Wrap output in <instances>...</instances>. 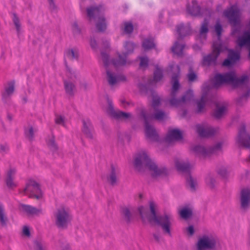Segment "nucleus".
Instances as JSON below:
<instances>
[{"label": "nucleus", "mask_w": 250, "mask_h": 250, "mask_svg": "<svg viewBox=\"0 0 250 250\" xmlns=\"http://www.w3.org/2000/svg\"><path fill=\"white\" fill-rule=\"evenodd\" d=\"M134 48L135 45L133 42H125L123 52L124 58L119 54L116 60H110L108 54L103 51L101 52V57L106 71V79L110 85H113L125 80V77L124 75L117 74L115 71L121 67L130 63L126 58L127 55L133 52Z\"/></svg>", "instance_id": "f257e3e1"}, {"label": "nucleus", "mask_w": 250, "mask_h": 250, "mask_svg": "<svg viewBox=\"0 0 250 250\" xmlns=\"http://www.w3.org/2000/svg\"><path fill=\"white\" fill-rule=\"evenodd\" d=\"M146 85L141 84L139 85V88L141 91H146L147 93H150L152 97V108L153 110V113L147 114L146 112L142 110L141 111V116L144 118L145 124V133L146 136L149 139L152 141H157L158 138L157 132L153 126L148 123L153 119H155L158 120H163L167 117V115L162 111L158 110L157 107L160 103V98L151 90L147 88Z\"/></svg>", "instance_id": "f03ea898"}, {"label": "nucleus", "mask_w": 250, "mask_h": 250, "mask_svg": "<svg viewBox=\"0 0 250 250\" xmlns=\"http://www.w3.org/2000/svg\"><path fill=\"white\" fill-rule=\"evenodd\" d=\"M151 213V216H148V209L146 208L141 206L138 210L143 221L146 220L150 222L160 225L165 233L171 236V227L173 222V218L170 213H166L163 215L157 216L156 213V204L153 201L149 203Z\"/></svg>", "instance_id": "7ed1b4c3"}, {"label": "nucleus", "mask_w": 250, "mask_h": 250, "mask_svg": "<svg viewBox=\"0 0 250 250\" xmlns=\"http://www.w3.org/2000/svg\"><path fill=\"white\" fill-rule=\"evenodd\" d=\"M168 71L173 73L172 77V87L171 92L172 98L169 101L170 104L172 106H178L189 102L193 97V92L191 90L188 91L181 99L178 100L175 98L177 91L180 87V84L178 81V77L180 73L179 66L172 63L169 65Z\"/></svg>", "instance_id": "20e7f679"}, {"label": "nucleus", "mask_w": 250, "mask_h": 250, "mask_svg": "<svg viewBox=\"0 0 250 250\" xmlns=\"http://www.w3.org/2000/svg\"><path fill=\"white\" fill-rule=\"evenodd\" d=\"M134 166L138 171L148 169L154 177L162 176L166 173V169L158 167L144 151L137 154L134 160Z\"/></svg>", "instance_id": "39448f33"}, {"label": "nucleus", "mask_w": 250, "mask_h": 250, "mask_svg": "<svg viewBox=\"0 0 250 250\" xmlns=\"http://www.w3.org/2000/svg\"><path fill=\"white\" fill-rule=\"evenodd\" d=\"M248 81V77L246 75L241 78L236 77L234 72H230L224 74H217L212 80V87H218L224 84H229L234 87L246 84Z\"/></svg>", "instance_id": "423d86ee"}, {"label": "nucleus", "mask_w": 250, "mask_h": 250, "mask_svg": "<svg viewBox=\"0 0 250 250\" xmlns=\"http://www.w3.org/2000/svg\"><path fill=\"white\" fill-rule=\"evenodd\" d=\"M87 17L90 22L93 21L96 27L99 31L105 30L107 26V22L103 16L104 9L103 6H91L87 8Z\"/></svg>", "instance_id": "0eeeda50"}, {"label": "nucleus", "mask_w": 250, "mask_h": 250, "mask_svg": "<svg viewBox=\"0 0 250 250\" xmlns=\"http://www.w3.org/2000/svg\"><path fill=\"white\" fill-rule=\"evenodd\" d=\"M106 104L103 105V109L110 116L115 119L128 121L131 118V114L122 112L119 110H115L112 105V101L108 98H106Z\"/></svg>", "instance_id": "6e6552de"}, {"label": "nucleus", "mask_w": 250, "mask_h": 250, "mask_svg": "<svg viewBox=\"0 0 250 250\" xmlns=\"http://www.w3.org/2000/svg\"><path fill=\"white\" fill-rule=\"evenodd\" d=\"M217 239L212 235H204L201 236L196 244L197 250H210L214 249L216 245Z\"/></svg>", "instance_id": "1a4fd4ad"}, {"label": "nucleus", "mask_w": 250, "mask_h": 250, "mask_svg": "<svg viewBox=\"0 0 250 250\" xmlns=\"http://www.w3.org/2000/svg\"><path fill=\"white\" fill-rule=\"evenodd\" d=\"M56 225L62 228L67 227L71 220V216L68 209L64 208H59L55 214Z\"/></svg>", "instance_id": "9d476101"}, {"label": "nucleus", "mask_w": 250, "mask_h": 250, "mask_svg": "<svg viewBox=\"0 0 250 250\" xmlns=\"http://www.w3.org/2000/svg\"><path fill=\"white\" fill-rule=\"evenodd\" d=\"M223 144L221 142L217 143L213 147L206 148L197 145L192 147V151L198 156L202 157L209 156L210 154L216 153L221 149Z\"/></svg>", "instance_id": "9b49d317"}, {"label": "nucleus", "mask_w": 250, "mask_h": 250, "mask_svg": "<svg viewBox=\"0 0 250 250\" xmlns=\"http://www.w3.org/2000/svg\"><path fill=\"white\" fill-rule=\"evenodd\" d=\"M213 51L211 54L203 58V64L204 65L214 64L220 53L223 51L226 47L222 43L214 42L212 45Z\"/></svg>", "instance_id": "f8f14e48"}, {"label": "nucleus", "mask_w": 250, "mask_h": 250, "mask_svg": "<svg viewBox=\"0 0 250 250\" xmlns=\"http://www.w3.org/2000/svg\"><path fill=\"white\" fill-rule=\"evenodd\" d=\"M23 192L29 196L37 199L41 198L43 194L39 185L33 180H29L28 181Z\"/></svg>", "instance_id": "ddd939ff"}, {"label": "nucleus", "mask_w": 250, "mask_h": 250, "mask_svg": "<svg viewBox=\"0 0 250 250\" xmlns=\"http://www.w3.org/2000/svg\"><path fill=\"white\" fill-rule=\"evenodd\" d=\"M224 16L229 20L233 27L238 26L240 23V12L236 6H232L224 12Z\"/></svg>", "instance_id": "4468645a"}, {"label": "nucleus", "mask_w": 250, "mask_h": 250, "mask_svg": "<svg viewBox=\"0 0 250 250\" xmlns=\"http://www.w3.org/2000/svg\"><path fill=\"white\" fill-rule=\"evenodd\" d=\"M195 130L199 135L201 137H209L217 131V129L209 126L206 124L196 125Z\"/></svg>", "instance_id": "2eb2a0df"}, {"label": "nucleus", "mask_w": 250, "mask_h": 250, "mask_svg": "<svg viewBox=\"0 0 250 250\" xmlns=\"http://www.w3.org/2000/svg\"><path fill=\"white\" fill-rule=\"evenodd\" d=\"M241 208L247 210L250 207V188H243L240 194Z\"/></svg>", "instance_id": "dca6fc26"}, {"label": "nucleus", "mask_w": 250, "mask_h": 250, "mask_svg": "<svg viewBox=\"0 0 250 250\" xmlns=\"http://www.w3.org/2000/svg\"><path fill=\"white\" fill-rule=\"evenodd\" d=\"M182 136L183 133L179 129H169L165 138V142L168 144H171L175 141L181 140Z\"/></svg>", "instance_id": "f3484780"}, {"label": "nucleus", "mask_w": 250, "mask_h": 250, "mask_svg": "<svg viewBox=\"0 0 250 250\" xmlns=\"http://www.w3.org/2000/svg\"><path fill=\"white\" fill-rule=\"evenodd\" d=\"M236 142L240 146L250 147V136L247 138L246 128L244 126H243L240 129Z\"/></svg>", "instance_id": "a211bd4d"}, {"label": "nucleus", "mask_w": 250, "mask_h": 250, "mask_svg": "<svg viewBox=\"0 0 250 250\" xmlns=\"http://www.w3.org/2000/svg\"><path fill=\"white\" fill-rule=\"evenodd\" d=\"M240 59L239 53L234 51L232 50H229V51L228 58L223 62V65L229 66L235 63Z\"/></svg>", "instance_id": "6ab92c4d"}, {"label": "nucleus", "mask_w": 250, "mask_h": 250, "mask_svg": "<svg viewBox=\"0 0 250 250\" xmlns=\"http://www.w3.org/2000/svg\"><path fill=\"white\" fill-rule=\"evenodd\" d=\"M15 173L16 170L14 168H11L7 171L6 183L9 188H13L17 186V184L13 181Z\"/></svg>", "instance_id": "aec40b11"}, {"label": "nucleus", "mask_w": 250, "mask_h": 250, "mask_svg": "<svg viewBox=\"0 0 250 250\" xmlns=\"http://www.w3.org/2000/svg\"><path fill=\"white\" fill-rule=\"evenodd\" d=\"M83 131L87 137L91 138L93 137V127L90 121L87 119L83 121Z\"/></svg>", "instance_id": "412c9836"}, {"label": "nucleus", "mask_w": 250, "mask_h": 250, "mask_svg": "<svg viewBox=\"0 0 250 250\" xmlns=\"http://www.w3.org/2000/svg\"><path fill=\"white\" fill-rule=\"evenodd\" d=\"M21 209L29 215H39L42 213V210L41 209L36 208L28 205H21Z\"/></svg>", "instance_id": "4be33fe9"}, {"label": "nucleus", "mask_w": 250, "mask_h": 250, "mask_svg": "<svg viewBox=\"0 0 250 250\" xmlns=\"http://www.w3.org/2000/svg\"><path fill=\"white\" fill-rule=\"evenodd\" d=\"M208 21L207 19H205L202 24L200 31L199 37L197 39L202 42H203V41L205 40L206 39V34L208 32Z\"/></svg>", "instance_id": "5701e85b"}, {"label": "nucleus", "mask_w": 250, "mask_h": 250, "mask_svg": "<svg viewBox=\"0 0 250 250\" xmlns=\"http://www.w3.org/2000/svg\"><path fill=\"white\" fill-rule=\"evenodd\" d=\"M14 91V82H11L5 87L4 92L2 94V98L5 101L8 96H10Z\"/></svg>", "instance_id": "b1692460"}, {"label": "nucleus", "mask_w": 250, "mask_h": 250, "mask_svg": "<svg viewBox=\"0 0 250 250\" xmlns=\"http://www.w3.org/2000/svg\"><path fill=\"white\" fill-rule=\"evenodd\" d=\"M175 165L177 169L181 171H187L189 169L190 167L188 163L184 162L180 160H176Z\"/></svg>", "instance_id": "393cba45"}, {"label": "nucleus", "mask_w": 250, "mask_h": 250, "mask_svg": "<svg viewBox=\"0 0 250 250\" xmlns=\"http://www.w3.org/2000/svg\"><path fill=\"white\" fill-rule=\"evenodd\" d=\"M227 107L224 104H216V108L214 112V115L216 118L222 117L226 112Z\"/></svg>", "instance_id": "a878e982"}, {"label": "nucleus", "mask_w": 250, "mask_h": 250, "mask_svg": "<svg viewBox=\"0 0 250 250\" xmlns=\"http://www.w3.org/2000/svg\"><path fill=\"white\" fill-rule=\"evenodd\" d=\"M185 48V46L184 44L176 42L172 47L171 51L174 54L180 56L182 54L183 51Z\"/></svg>", "instance_id": "bb28decb"}, {"label": "nucleus", "mask_w": 250, "mask_h": 250, "mask_svg": "<svg viewBox=\"0 0 250 250\" xmlns=\"http://www.w3.org/2000/svg\"><path fill=\"white\" fill-rule=\"evenodd\" d=\"M192 7L190 8L189 6H188L187 8V11L190 14L193 16H197L200 13V8L197 5V3L195 0L192 2Z\"/></svg>", "instance_id": "cd10ccee"}, {"label": "nucleus", "mask_w": 250, "mask_h": 250, "mask_svg": "<svg viewBox=\"0 0 250 250\" xmlns=\"http://www.w3.org/2000/svg\"><path fill=\"white\" fill-rule=\"evenodd\" d=\"M190 31V28L188 26H184L183 24H180L177 27V32L180 37L188 35Z\"/></svg>", "instance_id": "c85d7f7f"}, {"label": "nucleus", "mask_w": 250, "mask_h": 250, "mask_svg": "<svg viewBox=\"0 0 250 250\" xmlns=\"http://www.w3.org/2000/svg\"><path fill=\"white\" fill-rule=\"evenodd\" d=\"M134 213L133 208L125 207L122 209V214L127 221H129L132 215Z\"/></svg>", "instance_id": "c756f323"}, {"label": "nucleus", "mask_w": 250, "mask_h": 250, "mask_svg": "<svg viewBox=\"0 0 250 250\" xmlns=\"http://www.w3.org/2000/svg\"><path fill=\"white\" fill-rule=\"evenodd\" d=\"M163 77L162 70L159 67H156V70L154 73V78L153 81L149 82L148 85H152L154 82H157L159 81Z\"/></svg>", "instance_id": "7c9ffc66"}, {"label": "nucleus", "mask_w": 250, "mask_h": 250, "mask_svg": "<svg viewBox=\"0 0 250 250\" xmlns=\"http://www.w3.org/2000/svg\"><path fill=\"white\" fill-rule=\"evenodd\" d=\"M179 214L181 217L184 219H188L192 214V210L188 208H183L179 210Z\"/></svg>", "instance_id": "2f4dec72"}, {"label": "nucleus", "mask_w": 250, "mask_h": 250, "mask_svg": "<svg viewBox=\"0 0 250 250\" xmlns=\"http://www.w3.org/2000/svg\"><path fill=\"white\" fill-rule=\"evenodd\" d=\"M78 55V51L76 49H68L65 53V56L70 60L77 59Z\"/></svg>", "instance_id": "473e14b6"}, {"label": "nucleus", "mask_w": 250, "mask_h": 250, "mask_svg": "<svg viewBox=\"0 0 250 250\" xmlns=\"http://www.w3.org/2000/svg\"><path fill=\"white\" fill-rule=\"evenodd\" d=\"M119 172L118 168L113 166L111 167V171L109 177L108 178L109 181L112 185H114L116 183L117 177L116 175Z\"/></svg>", "instance_id": "72a5a7b5"}, {"label": "nucleus", "mask_w": 250, "mask_h": 250, "mask_svg": "<svg viewBox=\"0 0 250 250\" xmlns=\"http://www.w3.org/2000/svg\"><path fill=\"white\" fill-rule=\"evenodd\" d=\"M142 45L144 49L146 50L153 48L155 46V44L153 39L149 38L144 40Z\"/></svg>", "instance_id": "f704fd0d"}, {"label": "nucleus", "mask_w": 250, "mask_h": 250, "mask_svg": "<svg viewBox=\"0 0 250 250\" xmlns=\"http://www.w3.org/2000/svg\"><path fill=\"white\" fill-rule=\"evenodd\" d=\"M8 222V218L6 216L3 206L0 205V223L2 226H6Z\"/></svg>", "instance_id": "c9c22d12"}, {"label": "nucleus", "mask_w": 250, "mask_h": 250, "mask_svg": "<svg viewBox=\"0 0 250 250\" xmlns=\"http://www.w3.org/2000/svg\"><path fill=\"white\" fill-rule=\"evenodd\" d=\"M65 89L66 93L71 95L74 93L75 91V86L73 83L71 82H64Z\"/></svg>", "instance_id": "e433bc0d"}, {"label": "nucleus", "mask_w": 250, "mask_h": 250, "mask_svg": "<svg viewBox=\"0 0 250 250\" xmlns=\"http://www.w3.org/2000/svg\"><path fill=\"white\" fill-rule=\"evenodd\" d=\"M205 181L207 185L210 188L214 187L216 183L215 177L211 174H209L206 177Z\"/></svg>", "instance_id": "4c0bfd02"}, {"label": "nucleus", "mask_w": 250, "mask_h": 250, "mask_svg": "<svg viewBox=\"0 0 250 250\" xmlns=\"http://www.w3.org/2000/svg\"><path fill=\"white\" fill-rule=\"evenodd\" d=\"M12 19L13 22L16 27L17 33L18 34H19L21 31V28L19 18L15 14H14L13 15Z\"/></svg>", "instance_id": "58836bf2"}, {"label": "nucleus", "mask_w": 250, "mask_h": 250, "mask_svg": "<svg viewBox=\"0 0 250 250\" xmlns=\"http://www.w3.org/2000/svg\"><path fill=\"white\" fill-rule=\"evenodd\" d=\"M31 228L27 225L23 226L22 228L21 235L22 236L30 237L31 236Z\"/></svg>", "instance_id": "ea45409f"}, {"label": "nucleus", "mask_w": 250, "mask_h": 250, "mask_svg": "<svg viewBox=\"0 0 250 250\" xmlns=\"http://www.w3.org/2000/svg\"><path fill=\"white\" fill-rule=\"evenodd\" d=\"M207 97L206 93H204L201 100L197 103V107H198V112H201L202 111L203 109L205 104V103L206 101Z\"/></svg>", "instance_id": "a19ab883"}, {"label": "nucleus", "mask_w": 250, "mask_h": 250, "mask_svg": "<svg viewBox=\"0 0 250 250\" xmlns=\"http://www.w3.org/2000/svg\"><path fill=\"white\" fill-rule=\"evenodd\" d=\"M124 26V30L125 33L130 34L132 31L133 27L131 23L129 22H125Z\"/></svg>", "instance_id": "79ce46f5"}, {"label": "nucleus", "mask_w": 250, "mask_h": 250, "mask_svg": "<svg viewBox=\"0 0 250 250\" xmlns=\"http://www.w3.org/2000/svg\"><path fill=\"white\" fill-rule=\"evenodd\" d=\"M139 59L140 60V67L143 69H146L147 66L148 62V60L147 58L143 57H140Z\"/></svg>", "instance_id": "37998d69"}, {"label": "nucleus", "mask_w": 250, "mask_h": 250, "mask_svg": "<svg viewBox=\"0 0 250 250\" xmlns=\"http://www.w3.org/2000/svg\"><path fill=\"white\" fill-rule=\"evenodd\" d=\"M187 181L188 185L190 187L192 190H194L195 189L196 186V181L190 176L187 178Z\"/></svg>", "instance_id": "c03bdc74"}, {"label": "nucleus", "mask_w": 250, "mask_h": 250, "mask_svg": "<svg viewBox=\"0 0 250 250\" xmlns=\"http://www.w3.org/2000/svg\"><path fill=\"white\" fill-rule=\"evenodd\" d=\"M34 132L35 130L32 127H29L25 130V135L29 139H31L33 137Z\"/></svg>", "instance_id": "a18cd8bd"}, {"label": "nucleus", "mask_w": 250, "mask_h": 250, "mask_svg": "<svg viewBox=\"0 0 250 250\" xmlns=\"http://www.w3.org/2000/svg\"><path fill=\"white\" fill-rule=\"evenodd\" d=\"M217 173L222 177H225L227 175L228 171L226 167H221L217 169Z\"/></svg>", "instance_id": "49530a36"}, {"label": "nucleus", "mask_w": 250, "mask_h": 250, "mask_svg": "<svg viewBox=\"0 0 250 250\" xmlns=\"http://www.w3.org/2000/svg\"><path fill=\"white\" fill-rule=\"evenodd\" d=\"M55 122L57 124H59L63 126L65 125V120L64 117L61 115H56L55 117Z\"/></svg>", "instance_id": "de8ad7c7"}, {"label": "nucleus", "mask_w": 250, "mask_h": 250, "mask_svg": "<svg viewBox=\"0 0 250 250\" xmlns=\"http://www.w3.org/2000/svg\"><path fill=\"white\" fill-rule=\"evenodd\" d=\"M47 145L52 150H55L57 149V146L54 142V138H51L47 142Z\"/></svg>", "instance_id": "09e8293b"}, {"label": "nucleus", "mask_w": 250, "mask_h": 250, "mask_svg": "<svg viewBox=\"0 0 250 250\" xmlns=\"http://www.w3.org/2000/svg\"><path fill=\"white\" fill-rule=\"evenodd\" d=\"M214 29L219 39L222 31L221 25L219 23H217L215 26Z\"/></svg>", "instance_id": "8fccbe9b"}, {"label": "nucleus", "mask_w": 250, "mask_h": 250, "mask_svg": "<svg viewBox=\"0 0 250 250\" xmlns=\"http://www.w3.org/2000/svg\"><path fill=\"white\" fill-rule=\"evenodd\" d=\"M188 78L189 82H193L196 79L197 76L193 72L190 70L188 75Z\"/></svg>", "instance_id": "3c124183"}, {"label": "nucleus", "mask_w": 250, "mask_h": 250, "mask_svg": "<svg viewBox=\"0 0 250 250\" xmlns=\"http://www.w3.org/2000/svg\"><path fill=\"white\" fill-rule=\"evenodd\" d=\"M186 233L188 236H192L194 233V229L192 226H190L186 229Z\"/></svg>", "instance_id": "603ef678"}, {"label": "nucleus", "mask_w": 250, "mask_h": 250, "mask_svg": "<svg viewBox=\"0 0 250 250\" xmlns=\"http://www.w3.org/2000/svg\"><path fill=\"white\" fill-rule=\"evenodd\" d=\"M36 250H47L46 246L44 244H43L40 242H37L36 243Z\"/></svg>", "instance_id": "864d4df0"}, {"label": "nucleus", "mask_w": 250, "mask_h": 250, "mask_svg": "<svg viewBox=\"0 0 250 250\" xmlns=\"http://www.w3.org/2000/svg\"><path fill=\"white\" fill-rule=\"evenodd\" d=\"M72 29L73 32L75 33H79L80 29L78 28V26L77 23L75 22L72 24Z\"/></svg>", "instance_id": "5fc2aeb1"}, {"label": "nucleus", "mask_w": 250, "mask_h": 250, "mask_svg": "<svg viewBox=\"0 0 250 250\" xmlns=\"http://www.w3.org/2000/svg\"><path fill=\"white\" fill-rule=\"evenodd\" d=\"M8 150V147L7 145L0 146V151L1 152H6Z\"/></svg>", "instance_id": "6e6d98bb"}, {"label": "nucleus", "mask_w": 250, "mask_h": 250, "mask_svg": "<svg viewBox=\"0 0 250 250\" xmlns=\"http://www.w3.org/2000/svg\"><path fill=\"white\" fill-rule=\"evenodd\" d=\"M90 44L93 49H95L97 47V43L95 39H91L90 41Z\"/></svg>", "instance_id": "4d7b16f0"}, {"label": "nucleus", "mask_w": 250, "mask_h": 250, "mask_svg": "<svg viewBox=\"0 0 250 250\" xmlns=\"http://www.w3.org/2000/svg\"><path fill=\"white\" fill-rule=\"evenodd\" d=\"M67 75L68 77H70L71 79H72L73 77H74L75 75L74 73H72V70L68 69L67 72Z\"/></svg>", "instance_id": "13d9d810"}, {"label": "nucleus", "mask_w": 250, "mask_h": 250, "mask_svg": "<svg viewBox=\"0 0 250 250\" xmlns=\"http://www.w3.org/2000/svg\"><path fill=\"white\" fill-rule=\"evenodd\" d=\"M211 88L210 86H208L206 84H205L203 86L202 90L205 93L207 91H208Z\"/></svg>", "instance_id": "bf43d9fd"}, {"label": "nucleus", "mask_w": 250, "mask_h": 250, "mask_svg": "<svg viewBox=\"0 0 250 250\" xmlns=\"http://www.w3.org/2000/svg\"><path fill=\"white\" fill-rule=\"evenodd\" d=\"M122 104H123V106H124L125 107H126L129 104L125 100L122 101Z\"/></svg>", "instance_id": "052dcab7"}, {"label": "nucleus", "mask_w": 250, "mask_h": 250, "mask_svg": "<svg viewBox=\"0 0 250 250\" xmlns=\"http://www.w3.org/2000/svg\"><path fill=\"white\" fill-rule=\"evenodd\" d=\"M50 6L53 5V0H49Z\"/></svg>", "instance_id": "680f3d73"}, {"label": "nucleus", "mask_w": 250, "mask_h": 250, "mask_svg": "<svg viewBox=\"0 0 250 250\" xmlns=\"http://www.w3.org/2000/svg\"><path fill=\"white\" fill-rule=\"evenodd\" d=\"M193 47V48H194V50H197V49H199V47H196V45H194Z\"/></svg>", "instance_id": "e2e57ef3"}, {"label": "nucleus", "mask_w": 250, "mask_h": 250, "mask_svg": "<svg viewBox=\"0 0 250 250\" xmlns=\"http://www.w3.org/2000/svg\"><path fill=\"white\" fill-rule=\"evenodd\" d=\"M139 198H140V199H141L142 198H143V194H142V193H140V194H139Z\"/></svg>", "instance_id": "0e129e2a"}, {"label": "nucleus", "mask_w": 250, "mask_h": 250, "mask_svg": "<svg viewBox=\"0 0 250 250\" xmlns=\"http://www.w3.org/2000/svg\"><path fill=\"white\" fill-rule=\"evenodd\" d=\"M249 94H250V91H249L248 94L246 95H245V97L248 96L249 95Z\"/></svg>", "instance_id": "69168bd1"}, {"label": "nucleus", "mask_w": 250, "mask_h": 250, "mask_svg": "<svg viewBox=\"0 0 250 250\" xmlns=\"http://www.w3.org/2000/svg\"><path fill=\"white\" fill-rule=\"evenodd\" d=\"M8 118H9V119L10 120H11L12 119V118H11L10 116H8Z\"/></svg>", "instance_id": "338daca9"}, {"label": "nucleus", "mask_w": 250, "mask_h": 250, "mask_svg": "<svg viewBox=\"0 0 250 250\" xmlns=\"http://www.w3.org/2000/svg\"><path fill=\"white\" fill-rule=\"evenodd\" d=\"M248 161H250V157H249V158L247 160Z\"/></svg>", "instance_id": "774afa93"}]
</instances>
